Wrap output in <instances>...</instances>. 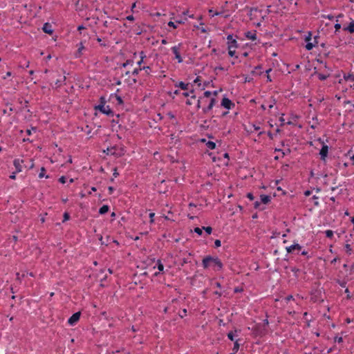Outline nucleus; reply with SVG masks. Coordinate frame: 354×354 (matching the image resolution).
I'll list each match as a JSON object with an SVG mask.
<instances>
[{"instance_id":"1","label":"nucleus","mask_w":354,"mask_h":354,"mask_svg":"<svg viewBox=\"0 0 354 354\" xmlns=\"http://www.w3.org/2000/svg\"><path fill=\"white\" fill-rule=\"evenodd\" d=\"M183 96L185 97H188L187 100V104L188 105H195L196 108H201V104L203 103V100L205 98H210L209 104L207 106V109H211L214 104L215 96L216 95V92H210L206 91L204 93V95L200 100H197L196 98V95L194 94V90L192 89L189 93L187 91L183 92L182 93Z\"/></svg>"},{"instance_id":"2","label":"nucleus","mask_w":354,"mask_h":354,"mask_svg":"<svg viewBox=\"0 0 354 354\" xmlns=\"http://www.w3.org/2000/svg\"><path fill=\"white\" fill-rule=\"evenodd\" d=\"M203 264L205 268H212L214 270H219L222 268V263L218 259L207 257L203 259Z\"/></svg>"},{"instance_id":"3","label":"nucleus","mask_w":354,"mask_h":354,"mask_svg":"<svg viewBox=\"0 0 354 354\" xmlns=\"http://www.w3.org/2000/svg\"><path fill=\"white\" fill-rule=\"evenodd\" d=\"M250 19L254 21L263 20L264 17L262 15V11L257 8L252 9L250 12Z\"/></svg>"},{"instance_id":"4","label":"nucleus","mask_w":354,"mask_h":354,"mask_svg":"<svg viewBox=\"0 0 354 354\" xmlns=\"http://www.w3.org/2000/svg\"><path fill=\"white\" fill-rule=\"evenodd\" d=\"M344 82H347L349 84V86L351 87V83L354 82V75L352 73L344 74L343 76V79H340L339 80V84H342Z\"/></svg>"},{"instance_id":"5","label":"nucleus","mask_w":354,"mask_h":354,"mask_svg":"<svg viewBox=\"0 0 354 354\" xmlns=\"http://www.w3.org/2000/svg\"><path fill=\"white\" fill-rule=\"evenodd\" d=\"M95 109L106 115H109L111 113V109L109 108V106L106 105L104 103H102L101 104L96 106Z\"/></svg>"},{"instance_id":"6","label":"nucleus","mask_w":354,"mask_h":354,"mask_svg":"<svg viewBox=\"0 0 354 354\" xmlns=\"http://www.w3.org/2000/svg\"><path fill=\"white\" fill-rule=\"evenodd\" d=\"M227 40V48L236 50V48H237V43L236 39H234L232 35H228Z\"/></svg>"},{"instance_id":"7","label":"nucleus","mask_w":354,"mask_h":354,"mask_svg":"<svg viewBox=\"0 0 354 354\" xmlns=\"http://www.w3.org/2000/svg\"><path fill=\"white\" fill-rule=\"evenodd\" d=\"M305 40L307 42L306 45V48L307 50H311L315 46V44H317L316 38L315 37V42L314 43L310 41L311 40V34H310V32H308V35L306 37Z\"/></svg>"},{"instance_id":"8","label":"nucleus","mask_w":354,"mask_h":354,"mask_svg":"<svg viewBox=\"0 0 354 354\" xmlns=\"http://www.w3.org/2000/svg\"><path fill=\"white\" fill-rule=\"evenodd\" d=\"M80 312H77L75 314H73L68 320V323L71 325V326H73L75 325L80 319Z\"/></svg>"},{"instance_id":"9","label":"nucleus","mask_w":354,"mask_h":354,"mask_svg":"<svg viewBox=\"0 0 354 354\" xmlns=\"http://www.w3.org/2000/svg\"><path fill=\"white\" fill-rule=\"evenodd\" d=\"M22 163L23 160L17 159L14 161V165L16 169V172H21L22 171Z\"/></svg>"},{"instance_id":"10","label":"nucleus","mask_w":354,"mask_h":354,"mask_svg":"<svg viewBox=\"0 0 354 354\" xmlns=\"http://www.w3.org/2000/svg\"><path fill=\"white\" fill-rule=\"evenodd\" d=\"M221 104L227 109H230L234 106V104L227 98H223Z\"/></svg>"},{"instance_id":"11","label":"nucleus","mask_w":354,"mask_h":354,"mask_svg":"<svg viewBox=\"0 0 354 354\" xmlns=\"http://www.w3.org/2000/svg\"><path fill=\"white\" fill-rule=\"evenodd\" d=\"M107 151L108 154L115 155L118 156H122L124 153L123 150L122 149H120L119 151H117L115 149H107Z\"/></svg>"},{"instance_id":"12","label":"nucleus","mask_w":354,"mask_h":354,"mask_svg":"<svg viewBox=\"0 0 354 354\" xmlns=\"http://www.w3.org/2000/svg\"><path fill=\"white\" fill-rule=\"evenodd\" d=\"M111 100H112L113 103H114L117 105H121V104H122V102H123L122 98L117 95H112L111 97Z\"/></svg>"},{"instance_id":"13","label":"nucleus","mask_w":354,"mask_h":354,"mask_svg":"<svg viewBox=\"0 0 354 354\" xmlns=\"http://www.w3.org/2000/svg\"><path fill=\"white\" fill-rule=\"evenodd\" d=\"M301 247L299 244H293L289 247H286V250L288 252H292L295 250L299 251L300 250Z\"/></svg>"},{"instance_id":"14","label":"nucleus","mask_w":354,"mask_h":354,"mask_svg":"<svg viewBox=\"0 0 354 354\" xmlns=\"http://www.w3.org/2000/svg\"><path fill=\"white\" fill-rule=\"evenodd\" d=\"M42 29L45 32L48 34H52L53 31L51 26V24H44Z\"/></svg>"},{"instance_id":"15","label":"nucleus","mask_w":354,"mask_h":354,"mask_svg":"<svg viewBox=\"0 0 354 354\" xmlns=\"http://www.w3.org/2000/svg\"><path fill=\"white\" fill-rule=\"evenodd\" d=\"M327 153H328V146L326 145H324L320 151V156H321V158L324 160L326 158V157L327 156Z\"/></svg>"},{"instance_id":"16","label":"nucleus","mask_w":354,"mask_h":354,"mask_svg":"<svg viewBox=\"0 0 354 354\" xmlns=\"http://www.w3.org/2000/svg\"><path fill=\"white\" fill-rule=\"evenodd\" d=\"M260 198L263 204H268L271 201V197L267 195H261Z\"/></svg>"},{"instance_id":"17","label":"nucleus","mask_w":354,"mask_h":354,"mask_svg":"<svg viewBox=\"0 0 354 354\" xmlns=\"http://www.w3.org/2000/svg\"><path fill=\"white\" fill-rule=\"evenodd\" d=\"M210 102V98H205L203 100V103L201 104V107L203 109L204 111L208 110L207 109V106L209 104Z\"/></svg>"},{"instance_id":"18","label":"nucleus","mask_w":354,"mask_h":354,"mask_svg":"<svg viewBox=\"0 0 354 354\" xmlns=\"http://www.w3.org/2000/svg\"><path fill=\"white\" fill-rule=\"evenodd\" d=\"M172 50H173V53L175 55L176 59H178V62H182V59H181V57L180 56L179 53L178 52V48L176 47H173L172 48Z\"/></svg>"},{"instance_id":"19","label":"nucleus","mask_w":354,"mask_h":354,"mask_svg":"<svg viewBox=\"0 0 354 354\" xmlns=\"http://www.w3.org/2000/svg\"><path fill=\"white\" fill-rule=\"evenodd\" d=\"M178 86L183 91H185L184 92H185L187 90L189 89V84H185L184 82H179L178 83Z\"/></svg>"},{"instance_id":"20","label":"nucleus","mask_w":354,"mask_h":354,"mask_svg":"<svg viewBox=\"0 0 354 354\" xmlns=\"http://www.w3.org/2000/svg\"><path fill=\"white\" fill-rule=\"evenodd\" d=\"M245 35L249 39L254 40L256 39V33L254 32H248Z\"/></svg>"},{"instance_id":"21","label":"nucleus","mask_w":354,"mask_h":354,"mask_svg":"<svg viewBox=\"0 0 354 354\" xmlns=\"http://www.w3.org/2000/svg\"><path fill=\"white\" fill-rule=\"evenodd\" d=\"M109 211V207L107 205H103L100 209V213L101 214H104L105 213H106L107 212Z\"/></svg>"},{"instance_id":"22","label":"nucleus","mask_w":354,"mask_h":354,"mask_svg":"<svg viewBox=\"0 0 354 354\" xmlns=\"http://www.w3.org/2000/svg\"><path fill=\"white\" fill-rule=\"evenodd\" d=\"M346 30H348L351 32H354V24H349L346 27L344 28Z\"/></svg>"},{"instance_id":"23","label":"nucleus","mask_w":354,"mask_h":354,"mask_svg":"<svg viewBox=\"0 0 354 354\" xmlns=\"http://www.w3.org/2000/svg\"><path fill=\"white\" fill-rule=\"evenodd\" d=\"M206 145L209 149H214L216 147V144L212 141H208L206 143Z\"/></svg>"},{"instance_id":"24","label":"nucleus","mask_w":354,"mask_h":354,"mask_svg":"<svg viewBox=\"0 0 354 354\" xmlns=\"http://www.w3.org/2000/svg\"><path fill=\"white\" fill-rule=\"evenodd\" d=\"M39 178H44V177L48 178V176H45V169L44 167H42L41 169V171H40V173L39 174Z\"/></svg>"},{"instance_id":"25","label":"nucleus","mask_w":354,"mask_h":354,"mask_svg":"<svg viewBox=\"0 0 354 354\" xmlns=\"http://www.w3.org/2000/svg\"><path fill=\"white\" fill-rule=\"evenodd\" d=\"M157 266L159 271H162L164 270V266L160 261H158Z\"/></svg>"},{"instance_id":"26","label":"nucleus","mask_w":354,"mask_h":354,"mask_svg":"<svg viewBox=\"0 0 354 354\" xmlns=\"http://www.w3.org/2000/svg\"><path fill=\"white\" fill-rule=\"evenodd\" d=\"M239 344L238 343L237 341H236L234 342L233 351L235 352H237V351L239 350Z\"/></svg>"},{"instance_id":"27","label":"nucleus","mask_w":354,"mask_h":354,"mask_svg":"<svg viewBox=\"0 0 354 354\" xmlns=\"http://www.w3.org/2000/svg\"><path fill=\"white\" fill-rule=\"evenodd\" d=\"M325 233L326 235L329 238L332 237L333 235V232L332 230H326Z\"/></svg>"},{"instance_id":"28","label":"nucleus","mask_w":354,"mask_h":354,"mask_svg":"<svg viewBox=\"0 0 354 354\" xmlns=\"http://www.w3.org/2000/svg\"><path fill=\"white\" fill-rule=\"evenodd\" d=\"M236 50L228 49V54L230 57H234L235 55Z\"/></svg>"},{"instance_id":"29","label":"nucleus","mask_w":354,"mask_h":354,"mask_svg":"<svg viewBox=\"0 0 354 354\" xmlns=\"http://www.w3.org/2000/svg\"><path fill=\"white\" fill-rule=\"evenodd\" d=\"M199 82V80L198 78H196L194 81V84L192 85V87H195L196 85L198 86H200V84L198 83Z\"/></svg>"},{"instance_id":"30","label":"nucleus","mask_w":354,"mask_h":354,"mask_svg":"<svg viewBox=\"0 0 354 354\" xmlns=\"http://www.w3.org/2000/svg\"><path fill=\"white\" fill-rule=\"evenodd\" d=\"M227 337L230 339H231L232 341H234V335L233 333H229L228 335H227Z\"/></svg>"},{"instance_id":"31","label":"nucleus","mask_w":354,"mask_h":354,"mask_svg":"<svg viewBox=\"0 0 354 354\" xmlns=\"http://www.w3.org/2000/svg\"><path fill=\"white\" fill-rule=\"evenodd\" d=\"M194 232H196L197 234H198L199 235H201L202 234V229H201L199 227H196L194 229Z\"/></svg>"},{"instance_id":"32","label":"nucleus","mask_w":354,"mask_h":354,"mask_svg":"<svg viewBox=\"0 0 354 354\" xmlns=\"http://www.w3.org/2000/svg\"><path fill=\"white\" fill-rule=\"evenodd\" d=\"M203 229L205 230V232L207 233V234H211L212 232V228L210 227H203Z\"/></svg>"},{"instance_id":"33","label":"nucleus","mask_w":354,"mask_h":354,"mask_svg":"<svg viewBox=\"0 0 354 354\" xmlns=\"http://www.w3.org/2000/svg\"><path fill=\"white\" fill-rule=\"evenodd\" d=\"M59 181L61 183H66V178L64 176H62L59 178Z\"/></svg>"},{"instance_id":"34","label":"nucleus","mask_w":354,"mask_h":354,"mask_svg":"<svg viewBox=\"0 0 354 354\" xmlns=\"http://www.w3.org/2000/svg\"><path fill=\"white\" fill-rule=\"evenodd\" d=\"M324 17L325 19H328V20H330V21L334 20V17L332 15L324 16Z\"/></svg>"},{"instance_id":"35","label":"nucleus","mask_w":354,"mask_h":354,"mask_svg":"<svg viewBox=\"0 0 354 354\" xmlns=\"http://www.w3.org/2000/svg\"><path fill=\"white\" fill-rule=\"evenodd\" d=\"M84 49V46L81 44L78 48V53L80 55L82 53V50Z\"/></svg>"},{"instance_id":"36","label":"nucleus","mask_w":354,"mask_h":354,"mask_svg":"<svg viewBox=\"0 0 354 354\" xmlns=\"http://www.w3.org/2000/svg\"><path fill=\"white\" fill-rule=\"evenodd\" d=\"M216 247H220L221 246V241L220 240H216L214 242Z\"/></svg>"},{"instance_id":"37","label":"nucleus","mask_w":354,"mask_h":354,"mask_svg":"<svg viewBox=\"0 0 354 354\" xmlns=\"http://www.w3.org/2000/svg\"><path fill=\"white\" fill-rule=\"evenodd\" d=\"M318 77L320 80H325L327 77L326 75H322V74H319L318 75Z\"/></svg>"},{"instance_id":"38","label":"nucleus","mask_w":354,"mask_h":354,"mask_svg":"<svg viewBox=\"0 0 354 354\" xmlns=\"http://www.w3.org/2000/svg\"><path fill=\"white\" fill-rule=\"evenodd\" d=\"M154 216H155L154 213H150L149 214V217L151 218V221H150L151 223L153 222V217H154Z\"/></svg>"},{"instance_id":"39","label":"nucleus","mask_w":354,"mask_h":354,"mask_svg":"<svg viewBox=\"0 0 354 354\" xmlns=\"http://www.w3.org/2000/svg\"><path fill=\"white\" fill-rule=\"evenodd\" d=\"M69 217H70V216H69V214H68V213H66H66H64V221H67V220H68V219H69Z\"/></svg>"},{"instance_id":"40","label":"nucleus","mask_w":354,"mask_h":354,"mask_svg":"<svg viewBox=\"0 0 354 354\" xmlns=\"http://www.w3.org/2000/svg\"><path fill=\"white\" fill-rule=\"evenodd\" d=\"M260 205H261V203L257 201L254 203V207L257 209H259V208H260Z\"/></svg>"},{"instance_id":"41","label":"nucleus","mask_w":354,"mask_h":354,"mask_svg":"<svg viewBox=\"0 0 354 354\" xmlns=\"http://www.w3.org/2000/svg\"><path fill=\"white\" fill-rule=\"evenodd\" d=\"M247 196L251 201H252L254 199V196L251 193L248 194Z\"/></svg>"},{"instance_id":"42","label":"nucleus","mask_w":354,"mask_h":354,"mask_svg":"<svg viewBox=\"0 0 354 354\" xmlns=\"http://www.w3.org/2000/svg\"><path fill=\"white\" fill-rule=\"evenodd\" d=\"M36 131V129H35V128H32V129H28V130H27V133H28V135H30V134H31V133H32V131Z\"/></svg>"},{"instance_id":"43","label":"nucleus","mask_w":354,"mask_h":354,"mask_svg":"<svg viewBox=\"0 0 354 354\" xmlns=\"http://www.w3.org/2000/svg\"><path fill=\"white\" fill-rule=\"evenodd\" d=\"M345 248H346V252H351V248L350 245H348V244H347V245H346V247H345Z\"/></svg>"},{"instance_id":"44","label":"nucleus","mask_w":354,"mask_h":354,"mask_svg":"<svg viewBox=\"0 0 354 354\" xmlns=\"http://www.w3.org/2000/svg\"><path fill=\"white\" fill-rule=\"evenodd\" d=\"M126 19H127V20H129V21L133 20V16H132V15H129V16H127Z\"/></svg>"},{"instance_id":"45","label":"nucleus","mask_w":354,"mask_h":354,"mask_svg":"<svg viewBox=\"0 0 354 354\" xmlns=\"http://www.w3.org/2000/svg\"><path fill=\"white\" fill-rule=\"evenodd\" d=\"M341 28V24H335V29L336 30H338Z\"/></svg>"},{"instance_id":"46","label":"nucleus","mask_w":354,"mask_h":354,"mask_svg":"<svg viewBox=\"0 0 354 354\" xmlns=\"http://www.w3.org/2000/svg\"><path fill=\"white\" fill-rule=\"evenodd\" d=\"M10 178L11 179H15V178H16L15 173H13L12 174H11V175L10 176Z\"/></svg>"},{"instance_id":"47","label":"nucleus","mask_w":354,"mask_h":354,"mask_svg":"<svg viewBox=\"0 0 354 354\" xmlns=\"http://www.w3.org/2000/svg\"><path fill=\"white\" fill-rule=\"evenodd\" d=\"M196 20H201L203 19H202V17L201 15H198L196 18H195Z\"/></svg>"},{"instance_id":"48","label":"nucleus","mask_w":354,"mask_h":354,"mask_svg":"<svg viewBox=\"0 0 354 354\" xmlns=\"http://www.w3.org/2000/svg\"><path fill=\"white\" fill-rule=\"evenodd\" d=\"M118 173L116 171V169H115V170H114V173H113V176H114L115 177H117V176H118Z\"/></svg>"},{"instance_id":"49","label":"nucleus","mask_w":354,"mask_h":354,"mask_svg":"<svg viewBox=\"0 0 354 354\" xmlns=\"http://www.w3.org/2000/svg\"><path fill=\"white\" fill-rule=\"evenodd\" d=\"M209 12L212 16H214V15H217V13H214V12H213V11H212V10H210L209 11Z\"/></svg>"},{"instance_id":"50","label":"nucleus","mask_w":354,"mask_h":354,"mask_svg":"<svg viewBox=\"0 0 354 354\" xmlns=\"http://www.w3.org/2000/svg\"><path fill=\"white\" fill-rule=\"evenodd\" d=\"M310 194V192L309 191H306V192H305V195H306V196H309Z\"/></svg>"},{"instance_id":"51","label":"nucleus","mask_w":354,"mask_h":354,"mask_svg":"<svg viewBox=\"0 0 354 354\" xmlns=\"http://www.w3.org/2000/svg\"><path fill=\"white\" fill-rule=\"evenodd\" d=\"M224 157L225 158H226L227 160H228L229 157H228V154L227 153H225L224 154Z\"/></svg>"},{"instance_id":"52","label":"nucleus","mask_w":354,"mask_h":354,"mask_svg":"<svg viewBox=\"0 0 354 354\" xmlns=\"http://www.w3.org/2000/svg\"><path fill=\"white\" fill-rule=\"evenodd\" d=\"M142 59H143V57H142V56H141V60L138 61V62H137L138 65H140V63H141V62H142Z\"/></svg>"},{"instance_id":"53","label":"nucleus","mask_w":354,"mask_h":354,"mask_svg":"<svg viewBox=\"0 0 354 354\" xmlns=\"http://www.w3.org/2000/svg\"><path fill=\"white\" fill-rule=\"evenodd\" d=\"M342 337H339V338L337 339V341L339 342H342Z\"/></svg>"},{"instance_id":"54","label":"nucleus","mask_w":354,"mask_h":354,"mask_svg":"<svg viewBox=\"0 0 354 354\" xmlns=\"http://www.w3.org/2000/svg\"><path fill=\"white\" fill-rule=\"evenodd\" d=\"M273 105H274V103L270 104H269V105H268V107H269L270 109H271V108H272V107H273Z\"/></svg>"},{"instance_id":"55","label":"nucleus","mask_w":354,"mask_h":354,"mask_svg":"<svg viewBox=\"0 0 354 354\" xmlns=\"http://www.w3.org/2000/svg\"><path fill=\"white\" fill-rule=\"evenodd\" d=\"M109 190L110 192V193H111L113 192V188L111 187H109Z\"/></svg>"},{"instance_id":"56","label":"nucleus","mask_w":354,"mask_h":354,"mask_svg":"<svg viewBox=\"0 0 354 354\" xmlns=\"http://www.w3.org/2000/svg\"><path fill=\"white\" fill-rule=\"evenodd\" d=\"M83 28H83V26H79V27H78V30H82V29H83Z\"/></svg>"},{"instance_id":"57","label":"nucleus","mask_w":354,"mask_h":354,"mask_svg":"<svg viewBox=\"0 0 354 354\" xmlns=\"http://www.w3.org/2000/svg\"><path fill=\"white\" fill-rule=\"evenodd\" d=\"M95 191H96L95 187H92V188H91V192H95Z\"/></svg>"},{"instance_id":"58","label":"nucleus","mask_w":354,"mask_h":354,"mask_svg":"<svg viewBox=\"0 0 354 354\" xmlns=\"http://www.w3.org/2000/svg\"><path fill=\"white\" fill-rule=\"evenodd\" d=\"M69 182H70V183H73V182H74L73 178H71V179L69 180Z\"/></svg>"},{"instance_id":"59","label":"nucleus","mask_w":354,"mask_h":354,"mask_svg":"<svg viewBox=\"0 0 354 354\" xmlns=\"http://www.w3.org/2000/svg\"><path fill=\"white\" fill-rule=\"evenodd\" d=\"M261 107H262V109H266V106H265L264 104H263V105L261 106Z\"/></svg>"},{"instance_id":"60","label":"nucleus","mask_w":354,"mask_h":354,"mask_svg":"<svg viewBox=\"0 0 354 354\" xmlns=\"http://www.w3.org/2000/svg\"><path fill=\"white\" fill-rule=\"evenodd\" d=\"M17 279H20L19 274H17Z\"/></svg>"},{"instance_id":"61","label":"nucleus","mask_w":354,"mask_h":354,"mask_svg":"<svg viewBox=\"0 0 354 354\" xmlns=\"http://www.w3.org/2000/svg\"><path fill=\"white\" fill-rule=\"evenodd\" d=\"M223 165H227V161L224 162Z\"/></svg>"},{"instance_id":"62","label":"nucleus","mask_w":354,"mask_h":354,"mask_svg":"<svg viewBox=\"0 0 354 354\" xmlns=\"http://www.w3.org/2000/svg\"><path fill=\"white\" fill-rule=\"evenodd\" d=\"M243 56H245V57L248 56V53H243Z\"/></svg>"},{"instance_id":"63","label":"nucleus","mask_w":354,"mask_h":354,"mask_svg":"<svg viewBox=\"0 0 354 354\" xmlns=\"http://www.w3.org/2000/svg\"><path fill=\"white\" fill-rule=\"evenodd\" d=\"M33 167H34V164H33V163H32L30 167V168H32Z\"/></svg>"},{"instance_id":"64","label":"nucleus","mask_w":354,"mask_h":354,"mask_svg":"<svg viewBox=\"0 0 354 354\" xmlns=\"http://www.w3.org/2000/svg\"><path fill=\"white\" fill-rule=\"evenodd\" d=\"M351 159L354 161V155L351 157Z\"/></svg>"}]
</instances>
